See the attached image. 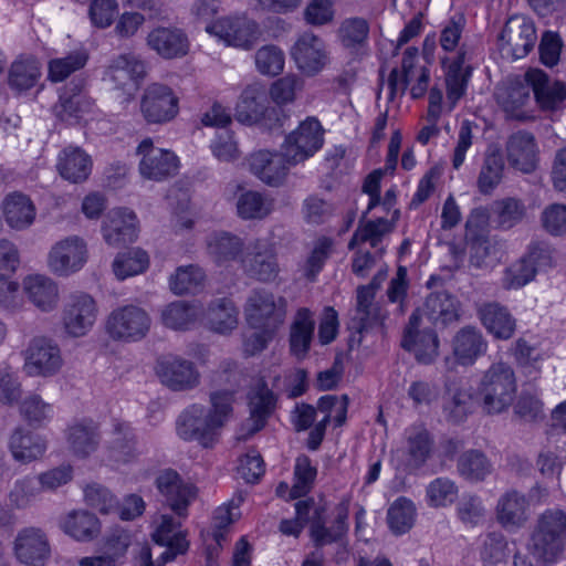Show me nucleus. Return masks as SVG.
<instances>
[{
    "mask_svg": "<svg viewBox=\"0 0 566 566\" xmlns=\"http://www.w3.org/2000/svg\"><path fill=\"white\" fill-rule=\"evenodd\" d=\"M140 112L147 123L169 122L178 114V97L169 86L151 83L142 96Z\"/></svg>",
    "mask_w": 566,
    "mask_h": 566,
    "instance_id": "aec40b11",
    "label": "nucleus"
},
{
    "mask_svg": "<svg viewBox=\"0 0 566 566\" xmlns=\"http://www.w3.org/2000/svg\"><path fill=\"white\" fill-rule=\"evenodd\" d=\"M146 41L149 49L167 60L182 57L189 51L187 35L177 28H155L148 33Z\"/></svg>",
    "mask_w": 566,
    "mask_h": 566,
    "instance_id": "2f4dec72",
    "label": "nucleus"
},
{
    "mask_svg": "<svg viewBox=\"0 0 566 566\" xmlns=\"http://www.w3.org/2000/svg\"><path fill=\"white\" fill-rule=\"evenodd\" d=\"M324 144V129L314 117H307L290 133L283 144V151L291 165L302 163L318 151Z\"/></svg>",
    "mask_w": 566,
    "mask_h": 566,
    "instance_id": "f8f14e48",
    "label": "nucleus"
},
{
    "mask_svg": "<svg viewBox=\"0 0 566 566\" xmlns=\"http://www.w3.org/2000/svg\"><path fill=\"white\" fill-rule=\"evenodd\" d=\"M137 154L142 157L138 166L139 172L145 179L163 181L178 171V157L169 150L155 147L150 138H146L139 144Z\"/></svg>",
    "mask_w": 566,
    "mask_h": 566,
    "instance_id": "a211bd4d",
    "label": "nucleus"
},
{
    "mask_svg": "<svg viewBox=\"0 0 566 566\" xmlns=\"http://www.w3.org/2000/svg\"><path fill=\"white\" fill-rule=\"evenodd\" d=\"M106 74L116 87L125 88L145 77L146 63L134 53L119 54L111 61Z\"/></svg>",
    "mask_w": 566,
    "mask_h": 566,
    "instance_id": "4c0bfd02",
    "label": "nucleus"
},
{
    "mask_svg": "<svg viewBox=\"0 0 566 566\" xmlns=\"http://www.w3.org/2000/svg\"><path fill=\"white\" fill-rule=\"evenodd\" d=\"M97 316L98 305L96 300L88 293L73 292L66 296L62 307V329L69 337H84L94 327Z\"/></svg>",
    "mask_w": 566,
    "mask_h": 566,
    "instance_id": "6e6552de",
    "label": "nucleus"
},
{
    "mask_svg": "<svg viewBox=\"0 0 566 566\" xmlns=\"http://www.w3.org/2000/svg\"><path fill=\"white\" fill-rule=\"evenodd\" d=\"M245 251L240 261L247 275L261 282H270L277 276L276 254L269 241L256 239L247 245Z\"/></svg>",
    "mask_w": 566,
    "mask_h": 566,
    "instance_id": "412c9836",
    "label": "nucleus"
},
{
    "mask_svg": "<svg viewBox=\"0 0 566 566\" xmlns=\"http://www.w3.org/2000/svg\"><path fill=\"white\" fill-rule=\"evenodd\" d=\"M238 310L230 298L212 301L205 314L206 323L216 333L226 334L238 325Z\"/></svg>",
    "mask_w": 566,
    "mask_h": 566,
    "instance_id": "603ef678",
    "label": "nucleus"
},
{
    "mask_svg": "<svg viewBox=\"0 0 566 566\" xmlns=\"http://www.w3.org/2000/svg\"><path fill=\"white\" fill-rule=\"evenodd\" d=\"M56 168L62 178L78 184L88 178L92 170V159L80 147L69 146L60 153Z\"/></svg>",
    "mask_w": 566,
    "mask_h": 566,
    "instance_id": "ea45409f",
    "label": "nucleus"
},
{
    "mask_svg": "<svg viewBox=\"0 0 566 566\" xmlns=\"http://www.w3.org/2000/svg\"><path fill=\"white\" fill-rule=\"evenodd\" d=\"M315 321L307 308H300L296 312L290 332V347L297 358L304 357L310 350L314 336Z\"/></svg>",
    "mask_w": 566,
    "mask_h": 566,
    "instance_id": "09e8293b",
    "label": "nucleus"
},
{
    "mask_svg": "<svg viewBox=\"0 0 566 566\" xmlns=\"http://www.w3.org/2000/svg\"><path fill=\"white\" fill-rule=\"evenodd\" d=\"M40 76V62L33 56H20L10 66L8 83L18 92L28 91L36 85Z\"/></svg>",
    "mask_w": 566,
    "mask_h": 566,
    "instance_id": "864d4df0",
    "label": "nucleus"
},
{
    "mask_svg": "<svg viewBox=\"0 0 566 566\" xmlns=\"http://www.w3.org/2000/svg\"><path fill=\"white\" fill-rule=\"evenodd\" d=\"M527 507L525 495L516 490H510L497 501V520L505 527H520L527 520Z\"/></svg>",
    "mask_w": 566,
    "mask_h": 566,
    "instance_id": "a18cd8bd",
    "label": "nucleus"
},
{
    "mask_svg": "<svg viewBox=\"0 0 566 566\" xmlns=\"http://www.w3.org/2000/svg\"><path fill=\"white\" fill-rule=\"evenodd\" d=\"M505 163L499 146H489L484 153L483 161L476 179L478 190L482 195H491L502 182Z\"/></svg>",
    "mask_w": 566,
    "mask_h": 566,
    "instance_id": "a19ab883",
    "label": "nucleus"
},
{
    "mask_svg": "<svg viewBox=\"0 0 566 566\" xmlns=\"http://www.w3.org/2000/svg\"><path fill=\"white\" fill-rule=\"evenodd\" d=\"M473 409L474 400L470 388L454 381L446 384L442 412L449 422H463Z\"/></svg>",
    "mask_w": 566,
    "mask_h": 566,
    "instance_id": "e433bc0d",
    "label": "nucleus"
},
{
    "mask_svg": "<svg viewBox=\"0 0 566 566\" xmlns=\"http://www.w3.org/2000/svg\"><path fill=\"white\" fill-rule=\"evenodd\" d=\"M489 343L482 331L472 325L461 327L451 339V348L458 365L470 367L488 352Z\"/></svg>",
    "mask_w": 566,
    "mask_h": 566,
    "instance_id": "b1692460",
    "label": "nucleus"
},
{
    "mask_svg": "<svg viewBox=\"0 0 566 566\" xmlns=\"http://www.w3.org/2000/svg\"><path fill=\"white\" fill-rule=\"evenodd\" d=\"M244 317L251 328L276 332L286 317V301L264 289L253 290L244 305Z\"/></svg>",
    "mask_w": 566,
    "mask_h": 566,
    "instance_id": "0eeeda50",
    "label": "nucleus"
},
{
    "mask_svg": "<svg viewBox=\"0 0 566 566\" xmlns=\"http://www.w3.org/2000/svg\"><path fill=\"white\" fill-rule=\"evenodd\" d=\"M418 49L415 46L408 48L403 52L401 62V72L394 69L388 78L389 98L394 99L397 94L402 95L407 90L409 83L412 82L417 71L420 66L416 65L418 59Z\"/></svg>",
    "mask_w": 566,
    "mask_h": 566,
    "instance_id": "4d7b16f0",
    "label": "nucleus"
},
{
    "mask_svg": "<svg viewBox=\"0 0 566 566\" xmlns=\"http://www.w3.org/2000/svg\"><path fill=\"white\" fill-rule=\"evenodd\" d=\"M525 78L543 109L556 111L566 101V86L559 82L551 83L543 71L530 70Z\"/></svg>",
    "mask_w": 566,
    "mask_h": 566,
    "instance_id": "72a5a7b5",
    "label": "nucleus"
},
{
    "mask_svg": "<svg viewBox=\"0 0 566 566\" xmlns=\"http://www.w3.org/2000/svg\"><path fill=\"white\" fill-rule=\"evenodd\" d=\"M247 400L250 417L244 427L248 430V436H251L265 427L269 418L275 411L277 396L269 388L266 381L260 378L251 384Z\"/></svg>",
    "mask_w": 566,
    "mask_h": 566,
    "instance_id": "4be33fe9",
    "label": "nucleus"
},
{
    "mask_svg": "<svg viewBox=\"0 0 566 566\" xmlns=\"http://www.w3.org/2000/svg\"><path fill=\"white\" fill-rule=\"evenodd\" d=\"M465 27V18L462 14H454L442 27L439 43L443 51L453 52L455 55L446 56L441 60L446 70L444 78L447 86V104L452 111L457 103L464 96L471 77L472 67L468 64L469 48L460 43Z\"/></svg>",
    "mask_w": 566,
    "mask_h": 566,
    "instance_id": "f03ea898",
    "label": "nucleus"
},
{
    "mask_svg": "<svg viewBox=\"0 0 566 566\" xmlns=\"http://www.w3.org/2000/svg\"><path fill=\"white\" fill-rule=\"evenodd\" d=\"M233 399L234 390H217L210 394L211 407L200 403L188 406L176 421L178 437L185 441H197L203 448H211L232 412Z\"/></svg>",
    "mask_w": 566,
    "mask_h": 566,
    "instance_id": "f257e3e1",
    "label": "nucleus"
},
{
    "mask_svg": "<svg viewBox=\"0 0 566 566\" xmlns=\"http://www.w3.org/2000/svg\"><path fill=\"white\" fill-rule=\"evenodd\" d=\"M394 231V222L386 218L364 219L360 218L358 226L348 242V249L354 250L361 244L368 243L370 248L376 249L377 253H382L380 248L384 239Z\"/></svg>",
    "mask_w": 566,
    "mask_h": 566,
    "instance_id": "58836bf2",
    "label": "nucleus"
},
{
    "mask_svg": "<svg viewBox=\"0 0 566 566\" xmlns=\"http://www.w3.org/2000/svg\"><path fill=\"white\" fill-rule=\"evenodd\" d=\"M42 490L35 475H24L13 482L9 493L8 503L13 510H27L41 496Z\"/></svg>",
    "mask_w": 566,
    "mask_h": 566,
    "instance_id": "6e6d98bb",
    "label": "nucleus"
},
{
    "mask_svg": "<svg viewBox=\"0 0 566 566\" xmlns=\"http://www.w3.org/2000/svg\"><path fill=\"white\" fill-rule=\"evenodd\" d=\"M516 390L514 369L502 360L491 364L478 385L482 407L490 415L505 411L513 403Z\"/></svg>",
    "mask_w": 566,
    "mask_h": 566,
    "instance_id": "20e7f679",
    "label": "nucleus"
},
{
    "mask_svg": "<svg viewBox=\"0 0 566 566\" xmlns=\"http://www.w3.org/2000/svg\"><path fill=\"white\" fill-rule=\"evenodd\" d=\"M290 165L284 151L259 150L249 157L251 172L271 187H279L284 182Z\"/></svg>",
    "mask_w": 566,
    "mask_h": 566,
    "instance_id": "a878e982",
    "label": "nucleus"
},
{
    "mask_svg": "<svg viewBox=\"0 0 566 566\" xmlns=\"http://www.w3.org/2000/svg\"><path fill=\"white\" fill-rule=\"evenodd\" d=\"M156 484L169 509L179 518H187L188 507L197 499L198 489L171 469L163 471L157 476Z\"/></svg>",
    "mask_w": 566,
    "mask_h": 566,
    "instance_id": "f3484780",
    "label": "nucleus"
},
{
    "mask_svg": "<svg viewBox=\"0 0 566 566\" xmlns=\"http://www.w3.org/2000/svg\"><path fill=\"white\" fill-rule=\"evenodd\" d=\"M2 212L7 224L17 231L30 228L36 217V208L29 196L11 192L2 202Z\"/></svg>",
    "mask_w": 566,
    "mask_h": 566,
    "instance_id": "c9c22d12",
    "label": "nucleus"
},
{
    "mask_svg": "<svg viewBox=\"0 0 566 566\" xmlns=\"http://www.w3.org/2000/svg\"><path fill=\"white\" fill-rule=\"evenodd\" d=\"M23 355V370L30 377H52L63 366L59 345L48 337L39 336L32 338Z\"/></svg>",
    "mask_w": 566,
    "mask_h": 566,
    "instance_id": "9b49d317",
    "label": "nucleus"
},
{
    "mask_svg": "<svg viewBox=\"0 0 566 566\" xmlns=\"http://www.w3.org/2000/svg\"><path fill=\"white\" fill-rule=\"evenodd\" d=\"M245 250L242 239L228 232L212 233L207 239V251L219 265L242 258Z\"/></svg>",
    "mask_w": 566,
    "mask_h": 566,
    "instance_id": "49530a36",
    "label": "nucleus"
},
{
    "mask_svg": "<svg viewBox=\"0 0 566 566\" xmlns=\"http://www.w3.org/2000/svg\"><path fill=\"white\" fill-rule=\"evenodd\" d=\"M23 292L41 312L50 313L57 307L60 289L57 283L43 274H30L23 279Z\"/></svg>",
    "mask_w": 566,
    "mask_h": 566,
    "instance_id": "7c9ffc66",
    "label": "nucleus"
},
{
    "mask_svg": "<svg viewBox=\"0 0 566 566\" xmlns=\"http://www.w3.org/2000/svg\"><path fill=\"white\" fill-rule=\"evenodd\" d=\"M347 509L338 510L331 526H326L322 516L316 512V516L311 521L310 536L315 547L321 548L340 541L348 531Z\"/></svg>",
    "mask_w": 566,
    "mask_h": 566,
    "instance_id": "37998d69",
    "label": "nucleus"
},
{
    "mask_svg": "<svg viewBox=\"0 0 566 566\" xmlns=\"http://www.w3.org/2000/svg\"><path fill=\"white\" fill-rule=\"evenodd\" d=\"M155 370L160 382L172 391L192 390L200 384L196 364L180 356L160 357Z\"/></svg>",
    "mask_w": 566,
    "mask_h": 566,
    "instance_id": "2eb2a0df",
    "label": "nucleus"
},
{
    "mask_svg": "<svg viewBox=\"0 0 566 566\" xmlns=\"http://www.w3.org/2000/svg\"><path fill=\"white\" fill-rule=\"evenodd\" d=\"M105 242L114 248L132 243L137 238V217L127 208L111 210L102 227Z\"/></svg>",
    "mask_w": 566,
    "mask_h": 566,
    "instance_id": "393cba45",
    "label": "nucleus"
},
{
    "mask_svg": "<svg viewBox=\"0 0 566 566\" xmlns=\"http://www.w3.org/2000/svg\"><path fill=\"white\" fill-rule=\"evenodd\" d=\"M317 469L307 455H300L294 465V483L290 494L293 499L305 496L313 488Z\"/></svg>",
    "mask_w": 566,
    "mask_h": 566,
    "instance_id": "774afa93",
    "label": "nucleus"
},
{
    "mask_svg": "<svg viewBox=\"0 0 566 566\" xmlns=\"http://www.w3.org/2000/svg\"><path fill=\"white\" fill-rule=\"evenodd\" d=\"M566 546V512L547 509L537 517L536 526L531 536L530 552L544 564L556 563Z\"/></svg>",
    "mask_w": 566,
    "mask_h": 566,
    "instance_id": "7ed1b4c3",
    "label": "nucleus"
},
{
    "mask_svg": "<svg viewBox=\"0 0 566 566\" xmlns=\"http://www.w3.org/2000/svg\"><path fill=\"white\" fill-rule=\"evenodd\" d=\"M107 457L117 463H128L140 454L133 428L119 420L113 422V429L105 443Z\"/></svg>",
    "mask_w": 566,
    "mask_h": 566,
    "instance_id": "c85d7f7f",
    "label": "nucleus"
},
{
    "mask_svg": "<svg viewBox=\"0 0 566 566\" xmlns=\"http://www.w3.org/2000/svg\"><path fill=\"white\" fill-rule=\"evenodd\" d=\"M63 531L77 541H88L99 532L98 521L87 511H74L62 523Z\"/></svg>",
    "mask_w": 566,
    "mask_h": 566,
    "instance_id": "052dcab7",
    "label": "nucleus"
},
{
    "mask_svg": "<svg viewBox=\"0 0 566 566\" xmlns=\"http://www.w3.org/2000/svg\"><path fill=\"white\" fill-rule=\"evenodd\" d=\"M408 463L415 469L424 464L432 451V439L422 424H413L405 430Z\"/></svg>",
    "mask_w": 566,
    "mask_h": 566,
    "instance_id": "8fccbe9b",
    "label": "nucleus"
},
{
    "mask_svg": "<svg viewBox=\"0 0 566 566\" xmlns=\"http://www.w3.org/2000/svg\"><path fill=\"white\" fill-rule=\"evenodd\" d=\"M370 27L366 19L360 17L345 19L337 31L342 45L348 50H360L368 43Z\"/></svg>",
    "mask_w": 566,
    "mask_h": 566,
    "instance_id": "bf43d9fd",
    "label": "nucleus"
},
{
    "mask_svg": "<svg viewBox=\"0 0 566 566\" xmlns=\"http://www.w3.org/2000/svg\"><path fill=\"white\" fill-rule=\"evenodd\" d=\"M19 411L21 417L34 428L44 426L54 415L53 406L45 402L38 394L27 395L20 402Z\"/></svg>",
    "mask_w": 566,
    "mask_h": 566,
    "instance_id": "680f3d73",
    "label": "nucleus"
},
{
    "mask_svg": "<svg viewBox=\"0 0 566 566\" xmlns=\"http://www.w3.org/2000/svg\"><path fill=\"white\" fill-rule=\"evenodd\" d=\"M69 448L74 455L86 458L99 446L101 436L95 422L83 420L69 427L66 432Z\"/></svg>",
    "mask_w": 566,
    "mask_h": 566,
    "instance_id": "79ce46f5",
    "label": "nucleus"
},
{
    "mask_svg": "<svg viewBox=\"0 0 566 566\" xmlns=\"http://www.w3.org/2000/svg\"><path fill=\"white\" fill-rule=\"evenodd\" d=\"M202 310L196 303L176 301L161 311L163 324L171 329H187L201 316Z\"/></svg>",
    "mask_w": 566,
    "mask_h": 566,
    "instance_id": "5fc2aeb1",
    "label": "nucleus"
},
{
    "mask_svg": "<svg viewBox=\"0 0 566 566\" xmlns=\"http://www.w3.org/2000/svg\"><path fill=\"white\" fill-rule=\"evenodd\" d=\"M482 325L497 339H510L516 327L514 317L506 307L497 303H489L479 311Z\"/></svg>",
    "mask_w": 566,
    "mask_h": 566,
    "instance_id": "c03bdc74",
    "label": "nucleus"
},
{
    "mask_svg": "<svg viewBox=\"0 0 566 566\" xmlns=\"http://www.w3.org/2000/svg\"><path fill=\"white\" fill-rule=\"evenodd\" d=\"M92 106V99L77 85H74L60 96L59 103L54 106V112L61 120L73 124L90 113Z\"/></svg>",
    "mask_w": 566,
    "mask_h": 566,
    "instance_id": "de8ad7c7",
    "label": "nucleus"
},
{
    "mask_svg": "<svg viewBox=\"0 0 566 566\" xmlns=\"http://www.w3.org/2000/svg\"><path fill=\"white\" fill-rule=\"evenodd\" d=\"M509 164L523 174L535 170L537 164V147L531 133L516 132L512 134L505 145Z\"/></svg>",
    "mask_w": 566,
    "mask_h": 566,
    "instance_id": "c756f323",
    "label": "nucleus"
},
{
    "mask_svg": "<svg viewBox=\"0 0 566 566\" xmlns=\"http://www.w3.org/2000/svg\"><path fill=\"white\" fill-rule=\"evenodd\" d=\"M357 303L354 315L348 323V329L359 335L357 342H361L363 333L377 325L381 319L380 310L375 304V286L373 284L357 289Z\"/></svg>",
    "mask_w": 566,
    "mask_h": 566,
    "instance_id": "473e14b6",
    "label": "nucleus"
},
{
    "mask_svg": "<svg viewBox=\"0 0 566 566\" xmlns=\"http://www.w3.org/2000/svg\"><path fill=\"white\" fill-rule=\"evenodd\" d=\"M206 31L224 44L243 50L252 49L261 36L259 24L247 15L219 18Z\"/></svg>",
    "mask_w": 566,
    "mask_h": 566,
    "instance_id": "9d476101",
    "label": "nucleus"
},
{
    "mask_svg": "<svg viewBox=\"0 0 566 566\" xmlns=\"http://www.w3.org/2000/svg\"><path fill=\"white\" fill-rule=\"evenodd\" d=\"M181 520L168 514H160L154 520L153 539L166 546L161 554L163 563L170 562L179 554H185L189 548L187 533L181 531Z\"/></svg>",
    "mask_w": 566,
    "mask_h": 566,
    "instance_id": "5701e85b",
    "label": "nucleus"
},
{
    "mask_svg": "<svg viewBox=\"0 0 566 566\" xmlns=\"http://www.w3.org/2000/svg\"><path fill=\"white\" fill-rule=\"evenodd\" d=\"M526 217V206L515 197H504L493 201L491 218L497 229L510 230Z\"/></svg>",
    "mask_w": 566,
    "mask_h": 566,
    "instance_id": "3c124183",
    "label": "nucleus"
},
{
    "mask_svg": "<svg viewBox=\"0 0 566 566\" xmlns=\"http://www.w3.org/2000/svg\"><path fill=\"white\" fill-rule=\"evenodd\" d=\"M8 449L14 461L29 464L43 458L48 450V440L42 434L18 426L9 436Z\"/></svg>",
    "mask_w": 566,
    "mask_h": 566,
    "instance_id": "cd10ccee",
    "label": "nucleus"
},
{
    "mask_svg": "<svg viewBox=\"0 0 566 566\" xmlns=\"http://www.w3.org/2000/svg\"><path fill=\"white\" fill-rule=\"evenodd\" d=\"M151 326L148 312L128 304L114 308L105 319V333L114 342L136 343L144 339Z\"/></svg>",
    "mask_w": 566,
    "mask_h": 566,
    "instance_id": "423d86ee",
    "label": "nucleus"
},
{
    "mask_svg": "<svg viewBox=\"0 0 566 566\" xmlns=\"http://www.w3.org/2000/svg\"><path fill=\"white\" fill-rule=\"evenodd\" d=\"M88 54L85 50H75L66 56L53 59L49 62V78L52 82H62L72 73L83 69L87 63Z\"/></svg>",
    "mask_w": 566,
    "mask_h": 566,
    "instance_id": "0e129e2a",
    "label": "nucleus"
},
{
    "mask_svg": "<svg viewBox=\"0 0 566 566\" xmlns=\"http://www.w3.org/2000/svg\"><path fill=\"white\" fill-rule=\"evenodd\" d=\"M419 312V316L426 317L433 325L448 326L461 317L460 301L447 291L430 293Z\"/></svg>",
    "mask_w": 566,
    "mask_h": 566,
    "instance_id": "bb28decb",
    "label": "nucleus"
},
{
    "mask_svg": "<svg viewBox=\"0 0 566 566\" xmlns=\"http://www.w3.org/2000/svg\"><path fill=\"white\" fill-rule=\"evenodd\" d=\"M206 280L203 270L196 264L181 265L169 276V289L176 295L196 293Z\"/></svg>",
    "mask_w": 566,
    "mask_h": 566,
    "instance_id": "13d9d810",
    "label": "nucleus"
},
{
    "mask_svg": "<svg viewBox=\"0 0 566 566\" xmlns=\"http://www.w3.org/2000/svg\"><path fill=\"white\" fill-rule=\"evenodd\" d=\"M537 41L532 21L523 15L511 17L499 35V49L503 56L518 60L525 57Z\"/></svg>",
    "mask_w": 566,
    "mask_h": 566,
    "instance_id": "ddd939ff",
    "label": "nucleus"
},
{
    "mask_svg": "<svg viewBox=\"0 0 566 566\" xmlns=\"http://www.w3.org/2000/svg\"><path fill=\"white\" fill-rule=\"evenodd\" d=\"M87 262L86 242L78 235H70L55 242L48 254V266L57 276H70Z\"/></svg>",
    "mask_w": 566,
    "mask_h": 566,
    "instance_id": "4468645a",
    "label": "nucleus"
},
{
    "mask_svg": "<svg viewBox=\"0 0 566 566\" xmlns=\"http://www.w3.org/2000/svg\"><path fill=\"white\" fill-rule=\"evenodd\" d=\"M401 347L413 355L417 363L431 365L439 356L440 340L437 332L424 325L419 312H413L403 329Z\"/></svg>",
    "mask_w": 566,
    "mask_h": 566,
    "instance_id": "1a4fd4ad",
    "label": "nucleus"
},
{
    "mask_svg": "<svg viewBox=\"0 0 566 566\" xmlns=\"http://www.w3.org/2000/svg\"><path fill=\"white\" fill-rule=\"evenodd\" d=\"M458 471L465 480L479 482L491 473L492 465L482 452L469 450L459 458Z\"/></svg>",
    "mask_w": 566,
    "mask_h": 566,
    "instance_id": "e2e57ef3",
    "label": "nucleus"
},
{
    "mask_svg": "<svg viewBox=\"0 0 566 566\" xmlns=\"http://www.w3.org/2000/svg\"><path fill=\"white\" fill-rule=\"evenodd\" d=\"M149 264L148 255L140 249H133L124 253H119L113 263L115 275L119 280L143 273Z\"/></svg>",
    "mask_w": 566,
    "mask_h": 566,
    "instance_id": "338daca9",
    "label": "nucleus"
},
{
    "mask_svg": "<svg viewBox=\"0 0 566 566\" xmlns=\"http://www.w3.org/2000/svg\"><path fill=\"white\" fill-rule=\"evenodd\" d=\"M415 515L413 503L407 497H398L388 509V525L395 534H403L413 525Z\"/></svg>",
    "mask_w": 566,
    "mask_h": 566,
    "instance_id": "69168bd1",
    "label": "nucleus"
},
{
    "mask_svg": "<svg viewBox=\"0 0 566 566\" xmlns=\"http://www.w3.org/2000/svg\"><path fill=\"white\" fill-rule=\"evenodd\" d=\"M235 197L237 214L242 220H263L273 211V200L266 195L242 185L232 186Z\"/></svg>",
    "mask_w": 566,
    "mask_h": 566,
    "instance_id": "f704fd0d",
    "label": "nucleus"
},
{
    "mask_svg": "<svg viewBox=\"0 0 566 566\" xmlns=\"http://www.w3.org/2000/svg\"><path fill=\"white\" fill-rule=\"evenodd\" d=\"M291 56L298 71L306 76H315L329 63V52L323 39L311 32L298 36L291 49Z\"/></svg>",
    "mask_w": 566,
    "mask_h": 566,
    "instance_id": "dca6fc26",
    "label": "nucleus"
},
{
    "mask_svg": "<svg viewBox=\"0 0 566 566\" xmlns=\"http://www.w3.org/2000/svg\"><path fill=\"white\" fill-rule=\"evenodd\" d=\"M235 114L242 123H260L270 128L282 126L286 117L281 107L270 105L265 86L260 83L250 84L242 91Z\"/></svg>",
    "mask_w": 566,
    "mask_h": 566,
    "instance_id": "39448f33",
    "label": "nucleus"
},
{
    "mask_svg": "<svg viewBox=\"0 0 566 566\" xmlns=\"http://www.w3.org/2000/svg\"><path fill=\"white\" fill-rule=\"evenodd\" d=\"M12 551L17 560L27 566H44L51 557L49 537L35 526L23 527L17 533Z\"/></svg>",
    "mask_w": 566,
    "mask_h": 566,
    "instance_id": "6ab92c4d",
    "label": "nucleus"
}]
</instances>
